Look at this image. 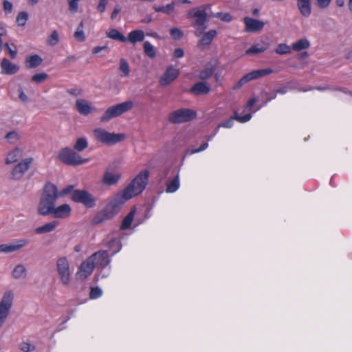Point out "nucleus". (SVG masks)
I'll return each mask as SVG.
<instances>
[{
	"label": "nucleus",
	"mask_w": 352,
	"mask_h": 352,
	"mask_svg": "<svg viewBox=\"0 0 352 352\" xmlns=\"http://www.w3.org/2000/svg\"><path fill=\"white\" fill-rule=\"evenodd\" d=\"M106 36L111 39L122 43H125L126 41V38L116 29H110L106 32Z\"/></svg>",
	"instance_id": "cd10ccee"
},
{
	"label": "nucleus",
	"mask_w": 352,
	"mask_h": 352,
	"mask_svg": "<svg viewBox=\"0 0 352 352\" xmlns=\"http://www.w3.org/2000/svg\"><path fill=\"white\" fill-rule=\"evenodd\" d=\"M67 92L70 95L74 96H80L82 93V90L78 88H73V89H69L67 90Z\"/></svg>",
	"instance_id": "bf43d9fd"
},
{
	"label": "nucleus",
	"mask_w": 352,
	"mask_h": 352,
	"mask_svg": "<svg viewBox=\"0 0 352 352\" xmlns=\"http://www.w3.org/2000/svg\"><path fill=\"white\" fill-rule=\"evenodd\" d=\"M59 41L58 33L56 30H54L51 35L49 36L47 43L51 46L56 45Z\"/></svg>",
	"instance_id": "c03bdc74"
},
{
	"label": "nucleus",
	"mask_w": 352,
	"mask_h": 352,
	"mask_svg": "<svg viewBox=\"0 0 352 352\" xmlns=\"http://www.w3.org/2000/svg\"><path fill=\"white\" fill-rule=\"evenodd\" d=\"M75 107L76 110L83 116L89 115L94 109L91 104L85 99H78L76 101Z\"/></svg>",
	"instance_id": "aec40b11"
},
{
	"label": "nucleus",
	"mask_w": 352,
	"mask_h": 352,
	"mask_svg": "<svg viewBox=\"0 0 352 352\" xmlns=\"http://www.w3.org/2000/svg\"><path fill=\"white\" fill-rule=\"evenodd\" d=\"M107 3L108 1L106 0H100V2L97 6V10L101 13L104 12Z\"/></svg>",
	"instance_id": "052dcab7"
},
{
	"label": "nucleus",
	"mask_w": 352,
	"mask_h": 352,
	"mask_svg": "<svg viewBox=\"0 0 352 352\" xmlns=\"http://www.w3.org/2000/svg\"><path fill=\"white\" fill-rule=\"evenodd\" d=\"M214 73L212 68L208 67L201 71L199 74V78L201 80H206L210 78Z\"/></svg>",
	"instance_id": "79ce46f5"
},
{
	"label": "nucleus",
	"mask_w": 352,
	"mask_h": 352,
	"mask_svg": "<svg viewBox=\"0 0 352 352\" xmlns=\"http://www.w3.org/2000/svg\"><path fill=\"white\" fill-rule=\"evenodd\" d=\"M210 16L219 19L221 21L229 23L232 20V16L228 12H217Z\"/></svg>",
	"instance_id": "58836bf2"
},
{
	"label": "nucleus",
	"mask_w": 352,
	"mask_h": 352,
	"mask_svg": "<svg viewBox=\"0 0 352 352\" xmlns=\"http://www.w3.org/2000/svg\"><path fill=\"white\" fill-rule=\"evenodd\" d=\"M58 198L57 186L51 182H47L43 187L37 206L38 213L43 216L50 215Z\"/></svg>",
	"instance_id": "f03ea898"
},
{
	"label": "nucleus",
	"mask_w": 352,
	"mask_h": 352,
	"mask_svg": "<svg viewBox=\"0 0 352 352\" xmlns=\"http://www.w3.org/2000/svg\"><path fill=\"white\" fill-rule=\"evenodd\" d=\"M310 46L309 41L306 38H301L297 42L294 43L292 45L294 51L299 52L302 50H306Z\"/></svg>",
	"instance_id": "2f4dec72"
},
{
	"label": "nucleus",
	"mask_w": 352,
	"mask_h": 352,
	"mask_svg": "<svg viewBox=\"0 0 352 352\" xmlns=\"http://www.w3.org/2000/svg\"><path fill=\"white\" fill-rule=\"evenodd\" d=\"M23 151L19 148H15L8 153L6 158V164H10L17 162L22 157Z\"/></svg>",
	"instance_id": "393cba45"
},
{
	"label": "nucleus",
	"mask_w": 352,
	"mask_h": 352,
	"mask_svg": "<svg viewBox=\"0 0 352 352\" xmlns=\"http://www.w3.org/2000/svg\"><path fill=\"white\" fill-rule=\"evenodd\" d=\"M208 143L205 142V143L202 144L201 145V146L199 148H197V149H195V150L188 149L187 150V153H190V154L199 153V152H201V151H204L205 149H206L208 148Z\"/></svg>",
	"instance_id": "4d7b16f0"
},
{
	"label": "nucleus",
	"mask_w": 352,
	"mask_h": 352,
	"mask_svg": "<svg viewBox=\"0 0 352 352\" xmlns=\"http://www.w3.org/2000/svg\"><path fill=\"white\" fill-rule=\"evenodd\" d=\"M331 1V0H317L316 3L320 8L324 9L329 6Z\"/></svg>",
	"instance_id": "6e6d98bb"
},
{
	"label": "nucleus",
	"mask_w": 352,
	"mask_h": 352,
	"mask_svg": "<svg viewBox=\"0 0 352 352\" xmlns=\"http://www.w3.org/2000/svg\"><path fill=\"white\" fill-rule=\"evenodd\" d=\"M243 21L245 25V31L248 32L261 31L265 25L264 22L248 16L245 17Z\"/></svg>",
	"instance_id": "f3484780"
},
{
	"label": "nucleus",
	"mask_w": 352,
	"mask_h": 352,
	"mask_svg": "<svg viewBox=\"0 0 352 352\" xmlns=\"http://www.w3.org/2000/svg\"><path fill=\"white\" fill-rule=\"evenodd\" d=\"M273 72V70L271 69H263L252 71L245 75H244L238 82L234 86V89H237L241 87L243 85L246 84L247 82L258 79L259 78L263 77L265 76L269 75Z\"/></svg>",
	"instance_id": "9d476101"
},
{
	"label": "nucleus",
	"mask_w": 352,
	"mask_h": 352,
	"mask_svg": "<svg viewBox=\"0 0 352 352\" xmlns=\"http://www.w3.org/2000/svg\"><path fill=\"white\" fill-rule=\"evenodd\" d=\"M210 91V87L208 83L206 82H199L195 83L190 89V92L194 95H204L208 94Z\"/></svg>",
	"instance_id": "4be33fe9"
},
{
	"label": "nucleus",
	"mask_w": 352,
	"mask_h": 352,
	"mask_svg": "<svg viewBox=\"0 0 352 352\" xmlns=\"http://www.w3.org/2000/svg\"><path fill=\"white\" fill-rule=\"evenodd\" d=\"M209 6H202L199 8H195L190 10L188 12V18H195L192 27L195 28V35L201 36L204 30L207 28L206 23L208 22V15L206 13V8Z\"/></svg>",
	"instance_id": "7ed1b4c3"
},
{
	"label": "nucleus",
	"mask_w": 352,
	"mask_h": 352,
	"mask_svg": "<svg viewBox=\"0 0 352 352\" xmlns=\"http://www.w3.org/2000/svg\"><path fill=\"white\" fill-rule=\"evenodd\" d=\"M4 46L7 49V50L8 51L9 54H10L11 58H12V59L15 58L16 56V54H17V52H16V46L13 45V46L14 47V50H12L8 43H6L4 45Z\"/></svg>",
	"instance_id": "864d4df0"
},
{
	"label": "nucleus",
	"mask_w": 352,
	"mask_h": 352,
	"mask_svg": "<svg viewBox=\"0 0 352 352\" xmlns=\"http://www.w3.org/2000/svg\"><path fill=\"white\" fill-rule=\"evenodd\" d=\"M264 94V96L266 98V101H265V103L270 101L271 100H272L273 98H275L276 96V94H274V95H271L269 93L267 92H265L263 94Z\"/></svg>",
	"instance_id": "338daca9"
},
{
	"label": "nucleus",
	"mask_w": 352,
	"mask_h": 352,
	"mask_svg": "<svg viewBox=\"0 0 352 352\" xmlns=\"http://www.w3.org/2000/svg\"><path fill=\"white\" fill-rule=\"evenodd\" d=\"M69 3V10L72 12H76L80 0H67Z\"/></svg>",
	"instance_id": "8fccbe9b"
},
{
	"label": "nucleus",
	"mask_w": 352,
	"mask_h": 352,
	"mask_svg": "<svg viewBox=\"0 0 352 352\" xmlns=\"http://www.w3.org/2000/svg\"><path fill=\"white\" fill-rule=\"evenodd\" d=\"M1 73L6 75H14L19 70V66L12 63L7 58H3L0 63Z\"/></svg>",
	"instance_id": "a211bd4d"
},
{
	"label": "nucleus",
	"mask_w": 352,
	"mask_h": 352,
	"mask_svg": "<svg viewBox=\"0 0 352 352\" xmlns=\"http://www.w3.org/2000/svg\"><path fill=\"white\" fill-rule=\"evenodd\" d=\"M196 118V112L190 109H179L170 112L168 121L172 124L188 122Z\"/></svg>",
	"instance_id": "39448f33"
},
{
	"label": "nucleus",
	"mask_w": 352,
	"mask_h": 352,
	"mask_svg": "<svg viewBox=\"0 0 352 352\" xmlns=\"http://www.w3.org/2000/svg\"><path fill=\"white\" fill-rule=\"evenodd\" d=\"M58 158L64 164L72 166L82 164L87 161L68 147L62 148L58 155Z\"/></svg>",
	"instance_id": "423d86ee"
},
{
	"label": "nucleus",
	"mask_w": 352,
	"mask_h": 352,
	"mask_svg": "<svg viewBox=\"0 0 352 352\" xmlns=\"http://www.w3.org/2000/svg\"><path fill=\"white\" fill-rule=\"evenodd\" d=\"M74 36L79 42H82L85 40L84 32L80 28H77L76 31L74 32Z\"/></svg>",
	"instance_id": "09e8293b"
},
{
	"label": "nucleus",
	"mask_w": 352,
	"mask_h": 352,
	"mask_svg": "<svg viewBox=\"0 0 352 352\" xmlns=\"http://www.w3.org/2000/svg\"><path fill=\"white\" fill-rule=\"evenodd\" d=\"M90 256L94 257L95 266L104 267L109 263V255L107 251H98Z\"/></svg>",
	"instance_id": "412c9836"
},
{
	"label": "nucleus",
	"mask_w": 352,
	"mask_h": 352,
	"mask_svg": "<svg viewBox=\"0 0 352 352\" xmlns=\"http://www.w3.org/2000/svg\"><path fill=\"white\" fill-rule=\"evenodd\" d=\"M35 349L34 346L31 345L28 343H22L21 345V349L25 352H29L31 351H34Z\"/></svg>",
	"instance_id": "13d9d810"
},
{
	"label": "nucleus",
	"mask_w": 352,
	"mask_h": 352,
	"mask_svg": "<svg viewBox=\"0 0 352 352\" xmlns=\"http://www.w3.org/2000/svg\"><path fill=\"white\" fill-rule=\"evenodd\" d=\"M270 44L264 41L253 45L250 48L245 51L247 55H255L264 52L268 49Z\"/></svg>",
	"instance_id": "5701e85b"
},
{
	"label": "nucleus",
	"mask_w": 352,
	"mask_h": 352,
	"mask_svg": "<svg viewBox=\"0 0 352 352\" xmlns=\"http://www.w3.org/2000/svg\"><path fill=\"white\" fill-rule=\"evenodd\" d=\"M3 9L5 11H8V12H10L12 9V4L8 1L5 0L3 1Z\"/></svg>",
	"instance_id": "0e129e2a"
},
{
	"label": "nucleus",
	"mask_w": 352,
	"mask_h": 352,
	"mask_svg": "<svg viewBox=\"0 0 352 352\" xmlns=\"http://www.w3.org/2000/svg\"><path fill=\"white\" fill-rule=\"evenodd\" d=\"M145 54L149 58H153L156 56V51L154 47L148 42L145 41L143 45Z\"/></svg>",
	"instance_id": "c9c22d12"
},
{
	"label": "nucleus",
	"mask_w": 352,
	"mask_h": 352,
	"mask_svg": "<svg viewBox=\"0 0 352 352\" xmlns=\"http://www.w3.org/2000/svg\"><path fill=\"white\" fill-rule=\"evenodd\" d=\"M94 267V257H88L80 264L78 271L76 274V278L80 280H85L89 275L91 274Z\"/></svg>",
	"instance_id": "f8f14e48"
},
{
	"label": "nucleus",
	"mask_w": 352,
	"mask_h": 352,
	"mask_svg": "<svg viewBox=\"0 0 352 352\" xmlns=\"http://www.w3.org/2000/svg\"><path fill=\"white\" fill-rule=\"evenodd\" d=\"M25 62L27 64L26 65L27 67L32 69V68H35V67L39 66L42 63L43 60L38 55H32V56H28L26 58Z\"/></svg>",
	"instance_id": "c85d7f7f"
},
{
	"label": "nucleus",
	"mask_w": 352,
	"mask_h": 352,
	"mask_svg": "<svg viewBox=\"0 0 352 352\" xmlns=\"http://www.w3.org/2000/svg\"><path fill=\"white\" fill-rule=\"evenodd\" d=\"M48 78V75L45 73L36 74L32 77V81L36 83H41Z\"/></svg>",
	"instance_id": "49530a36"
},
{
	"label": "nucleus",
	"mask_w": 352,
	"mask_h": 352,
	"mask_svg": "<svg viewBox=\"0 0 352 352\" xmlns=\"http://www.w3.org/2000/svg\"><path fill=\"white\" fill-rule=\"evenodd\" d=\"M144 38V33L142 30L131 31L128 36L129 41L132 43L142 41Z\"/></svg>",
	"instance_id": "c756f323"
},
{
	"label": "nucleus",
	"mask_w": 352,
	"mask_h": 352,
	"mask_svg": "<svg viewBox=\"0 0 352 352\" xmlns=\"http://www.w3.org/2000/svg\"><path fill=\"white\" fill-rule=\"evenodd\" d=\"M19 138V134L16 131H12L8 133L5 136V139H6L10 144H12L16 143Z\"/></svg>",
	"instance_id": "ea45409f"
},
{
	"label": "nucleus",
	"mask_w": 352,
	"mask_h": 352,
	"mask_svg": "<svg viewBox=\"0 0 352 352\" xmlns=\"http://www.w3.org/2000/svg\"><path fill=\"white\" fill-rule=\"evenodd\" d=\"M276 53L278 54H286L291 52L290 47L285 43L278 45L275 50Z\"/></svg>",
	"instance_id": "37998d69"
},
{
	"label": "nucleus",
	"mask_w": 352,
	"mask_h": 352,
	"mask_svg": "<svg viewBox=\"0 0 352 352\" xmlns=\"http://www.w3.org/2000/svg\"><path fill=\"white\" fill-rule=\"evenodd\" d=\"M29 243V241L25 239H20L14 243L0 245V252L11 253L16 252L25 247Z\"/></svg>",
	"instance_id": "2eb2a0df"
},
{
	"label": "nucleus",
	"mask_w": 352,
	"mask_h": 352,
	"mask_svg": "<svg viewBox=\"0 0 352 352\" xmlns=\"http://www.w3.org/2000/svg\"><path fill=\"white\" fill-rule=\"evenodd\" d=\"M154 10L157 12H164L166 14H170L174 10L175 5L174 3H169L166 6H156L153 7Z\"/></svg>",
	"instance_id": "4c0bfd02"
},
{
	"label": "nucleus",
	"mask_w": 352,
	"mask_h": 352,
	"mask_svg": "<svg viewBox=\"0 0 352 352\" xmlns=\"http://www.w3.org/2000/svg\"><path fill=\"white\" fill-rule=\"evenodd\" d=\"M217 32L215 30H210L205 33L204 32L201 35V37L197 43V47L203 50L204 47L209 45L217 36Z\"/></svg>",
	"instance_id": "6ab92c4d"
},
{
	"label": "nucleus",
	"mask_w": 352,
	"mask_h": 352,
	"mask_svg": "<svg viewBox=\"0 0 352 352\" xmlns=\"http://www.w3.org/2000/svg\"><path fill=\"white\" fill-rule=\"evenodd\" d=\"M149 172L147 170L141 171L122 193H118L92 220L94 225L100 224L112 219L120 210L124 202L141 193L145 188Z\"/></svg>",
	"instance_id": "f257e3e1"
},
{
	"label": "nucleus",
	"mask_w": 352,
	"mask_h": 352,
	"mask_svg": "<svg viewBox=\"0 0 352 352\" xmlns=\"http://www.w3.org/2000/svg\"><path fill=\"white\" fill-rule=\"evenodd\" d=\"M179 75V70L170 66L168 67L164 75L160 79L162 86H167L174 81Z\"/></svg>",
	"instance_id": "dca6fc26"
},
{
	"label": "nucleus",
	"mask_w": 352,
	"mask_h": 352,
	"mask_svg": "<svg viewBox=\"0 0 352 352\" xmlns=\"http://www.w3.org/2000/svg\"><path fill=\"white\" fill-rule=\"evenodd\" d=\"M119 70L122 72L121 76H127L129 74V66L127 61L124 58L120 60Z\"/></svg>",
	"instance_id": "e433bc0d"
},
{
	"label": "nucleus",
	"mask_w": 352,
	"mask_h": 352,
	"mask_svg": "<svg viewBox=\"0 0 352 352\" xmlns=\"http://www.w3.org/2000/svg\"><path fill=\"white\" fill-rule=\"evenodd\" d=\"M56 270L61 283L65 285H68L70 281L71 272L68 260L65 256L57 259Z\"/></svg>",
	"instance_id": "6e6552de"
},
{
	"label": "nucleus",
	"mask_w": 352,
	"mask_h": 352,
	"mask_svg": "<svg viewBox=\"0 0 352 352\" xmlns=\"http://www.w3.org/2000/svg\"><path fill=\"white\" fill-rule=\"evenodd\" d=\"M32 162V158H26L16 165L11 172L12 179L15 180L21 179L30 168Z\"/></svg>",
	"instance_id": "ddd939ff"
},
{
	"label": "nucleus",
	"mask_w": 352,
	"mask_h": 352,
	"mask_svg": "<svg viewBox=\"0 0 352 352\" xmlns=\"http://www.w3.org/2000/svg\"><path fill=\"white\" fill-rule=\"evenodd\" d=\"M296 3L300 13L305 17L309 16L311 13V1H296Z\"/></svg>",
	"instance_id": "a878e982"
},
{
	"label": "nucleus",
	"mask_w": 352,
	"mask_h": 352,
	"mask_svg": "<svg viewBox=\"0 0 352 352\" xmlns=\"http://www.w3.org/2000/svg\"><path fill=\"white\" fill-rule=\"evenodd\" d=\"M107 49V46H102V47H100V46H97V47H95L93 48L92 50V52L94 54H98L99 53L100 51L103 50H106Z\"/></svg>",
	"instance_id": "774afa93"
},
{
	"label": "nucleus",
	"mask_w": 352,
	"mask_h": 352,
	"mask_svg": "<svg viewBox=\"0 0 352 352\" xmlns=\"http://www.w3.org/2000/svg\"><path fill=\"white\" fill-rule=\"evenodd\" d=\"M74 186L73 185H69V186H67V187H65V188H63V190H61L60 191H58L57 190V195H58V197H63L70 193L72 195L73 191L75 190H74Z\"/></svg>",
	"instance_id": "a18cd8bd"
},
{
	"label": "nucleus",
	"mask_w": 352,
	"mask_h": 352,
	"mask_svg": "<svg viewBox=\"0 0 352 352\" xmlns=\"http://www.w3.org/2000/svg\"><path fill=\"white\" fill-rule=\"evenodd\" d=\"M72 212L70 206L67 204H63L58 207L56 205L52 209L50 215L56 219H65L67 218Z\"/></svg>",
	"instance_id": "4468645a"
},
{
	"label": "nucleus",
	"mask_w": 352,
	"mask_h": 352,
	"mask_svg": "<svg viewBox=\"0 0 352 352\" xmlns=\"http://www.w3.org/2000/svg\"><path fill=\"white\" fill-rule=\"evenodd\" d=\"M135 213V208H133L131 212L124 218L120 226L121 230H126L131 226L134 218Z\"/></svg>",
	"instance_id": "473e14b6"
},
{
	"label": "nucleus",
	"mask_w": 352,
	"mask_h": 352,
	"mask_svg": "<svg viewBox=\"0 0 352 352\" xmlns=\"http://www.w3.org/2000/svg\"><path fill=\"white\" fill-rule=\"evenodd\" d=\"M120 11H121V8H120V6H116L114 8V9H113V12H112V13H111V19H114L116 17L117 14H118Z\"/></svg>",
	"instance_id": "69168bd1"
},
{
	"label": "nucleus",
	"mask_w": 352,
	"mask_h": 352,
	"mask_svg": "<svg viewBox=\"0 0 352 352\" xmlns=\"http://www.w3.org/2000/svg\"><path fill=\"white\" fill-rule=\"evenodd\" d=\"M170 34L175 40H180L184 36L183 32L177 28H172Z\"/></svg>",
	"instance_id": "de8ad7c7"
},
{
	"label": "nucleus",
	"mask_w": 352,
	"mask_h": 352,
	"mask_svg": "<svg viewBox=\"0 0 352 352\" xmlns=\"http://www.w3.org/2000/svg\"><path fill=\"white\" fill-rule=\"evenodd\" d=\"M120 178V174L113 173L107 170L104 173L102 182L107 186H111L117 184Z\"/></svg>",
	"instance_id": "b1692460"
},
{
	"label": "nucleus",
	"mask_w": 352,
	"mask_h": 352,
	"mask_svg": "<svg viewBox=\"0 0 352 352\" xmlns=\"http://www.w3.org/2000/svg\"><path fill=\"white\" fill-rule=\"evenodd\" d=\"M28 14L26 12H21L16 16V22L19 26H24L28 21Z\"/></svg>",
	"instance_id": "a19ab883"
},
{
	"label": "nucleus",
	"mask_w": 352,
	"mask_h": 352,
	"mask_svg": "<svg viewBox=\"0 0 352 352\" xmlns=\"http://www.w3.org/2000/svg\"><path fill=\"white\" fill-rule=\"evenodd\" d=\"M133 106V103L131 100H127L116 105L111 106L109 107L100 117V121L102 122H108L111 119L116 118L131 109Z\"/></svg>",
	"instance_id": "20e7f679"
},
{
	"label": "nucleus",
	"mask_w": 352,
	"mask_h": 352,
	"mask_svg": "<svg viewBox=\"0 0 352 352\" xmlns=\"http://www.w3.org/2000/svg\"><path fill=\"white\" fill-rule=\"evenodd\" d=\"M251 115L250 113L245 114L243 116H239L236 113H234V119L240 122H245L250 120Z\"/></svg>",
	"instance_id": "603ef678"
},
{
	"label": "nucleus",
	"mask_w": 352,
	"mask_h": 352,
	"mask_svg": "<svg viewBox=\"0 0 352 352\" xmlns=\"http://www.w3.org/2000/svg\"><path fill=\"white\" fill-rule=\"evenodd\" d=\"M58 222L56 221H53L50 223H47L43 226H39L36 228L35 232L36 234H43V233H48L50 232H52L56 229V228L58 226Z\"/></svg>",
	"instance_id": "bb28decb"
},
{
	"label": "nucleus",
	"mask_w": 352,
	"mask_h": 352,
	"mask_svg": "<svg viewBox=\"0 0 352 352\" xmlns=\"http://www.w3.org/2000/svg\"><path fill=\"white\" fill-rule=\"evenodd\" d=\"M179 175L177 174L172 181L167 183L166 192L168 193L175 192L179 188Z\"/></svg>",
	"instance_id": "72a5a7b5"
},
{
	"label": "nucleus",
	"mask_w": 352,
	"mask_h": 352,
	"mask_svg": "<svg viewBox=\"0 0 352 352\" xmlns=\"http://www.w3.org/2000/svg\"><path fill=\"white\" fill-rule=\"evenodd\" d=\"M184 55V50L182 48H177L174 51V57L179 58L183 57Z\"/></svg>",
	"instance_id": "680f3d73"
},
{
	"label": "nucleus",
	"mask_w": 352,
	"mask_h": 352,
	"mask_svg": "<svg viewBox=\"0 0 352 352\" xmlns=\"http://www.w3.org/2000/svg\"><path fill=\"white\" fill-rule=\"evenodd\" d=\"M71 199L74 202L80 203L88 208H92L95 206V199L87 190H75L71 195Z\"/></svg>",
	"instance_id": "9b49d317"
},
{
	"label": "nucleus",
	"mask_w": 352,
	"mask_h": 352,
	"mask_svg": "<svg viewBox=\"0 0 352 352\" xmlns=\"http://www.w3.org/2000/svg\"><path fill=\"white\" fill-rule=\"evenodd\" d=\"M19 94V98H20V100L23 102H28V97L27 96V95L23 92V91L21 89H19L18 90Z\"/></svg>",
	"instance_id": "e2e57ef3"
},
{
	"label": "nucleus",
	"mask_w": 352,
	"mask_h": 352,
	"mask_svg": "<svg viewBox=\"0 0 352 352\" xmlns=\"http://www.w3.org/2000/svg\"><path fill=\"white\" fill-rule=\"evenodd\" d=\"M13 294L12 292H6L0 302V327L3 326L6 320L9 311L12 305Z\"/></svg>",
	"instance_id": "1a4fd4ad"
},
{
	"label": "nucleus",
	"mask_w": 352,
	"mask_h": 352,
	"mask_svg": "<svg viewBox=\"0 0 352 352\" xmlns=\"http://www.w3.org/2000/svg\"><path fill=\"white\" fill-rule=\"evenodd\" d=\"M88 146V142L85 138H79L76 140V143L74 145V148L78 151L82 152Z\"/></svg>",
	"instance_id": "f704fd0d"
},
{
	"label": "nucleus",
	"mask_w": 352,
	"mask_h": 352,
	"mask_svg": "<svg viewBox=\"0 0 352 352\" xmlns=\"http://www.w3.org/2000/svg\"><path fill=\"white\" fill-rule=\"evenodd\" d=\"M94 134L97 140L106 144L118 143L122 141L124 137L123 134L111 133L101 128L94 129Z\"/></svg>",
	"instance_id": "0eeeda50"
},
{
	"label": "nucleus",
	"mask_w": 352,
	"mask_h": 352,
	"mask_svg": "<svg viewBox=\"0 0 352 352\" xmlns=\"http://www.w3.org/2000/svg\"><path fill=\"white\" fill-rule=\"evenodd\" d=\"M101 294H102L101 289L98 287H94V288H91L89 296H90L91 298L94 299V298H97L99 296H100Z\"/></svg>",
	"instance_id": "3c124183"
},
{
	"label": "nucleus",
	"mask_w": 352,
	"mask_h": 352,
	"mask_svg": "<svg viewBox=\"0 0 352 352\" xmlns=\"http://www.w3.org/2000/svg\"><path fill=\"white\" fill-rule=\"evenodd\" d=\"M234 119V116L231 117L229 120L221 123L219 124L218 127H225V128H230L233 125V120Z\"/></svg>",
	"instance_id": "5fc2aeb1"
},
{
	"label": "nucleus",
	"mask_w": 352,
	"mask_h": 352,
	"mask_svg": "<svg viewBox=\"0 0 352 352\" xmlns=\"http://www.w3.org/2000/svg\"><path fill=\"white\" fill-rule=\"evenodd\" d=\"M27 270L23 265H16L12 271V277L15 279L25 278Z\"/></svg>",
	"instance_id": "7c9ffc66"
}]
</instances>
